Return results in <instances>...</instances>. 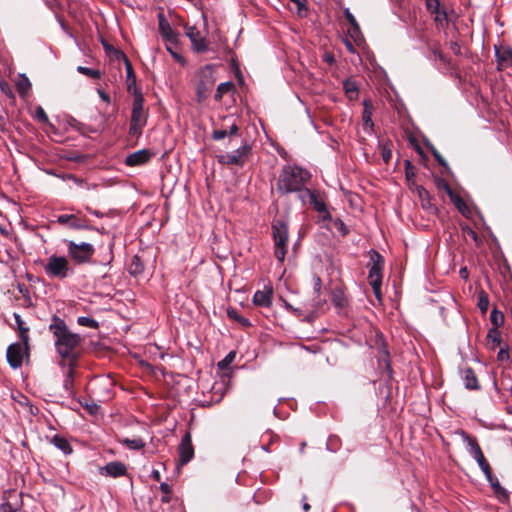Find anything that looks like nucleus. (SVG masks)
Masks as SVG:
<instances>
[{
  "mask_svg": "<svg viewBox=\"0 0 512 512\" xmlns=\"http://www.w3.org/2000/svg\"><path fill=\"white\" fill-rule=\"evenodd\" d=\"M48 329L54 337L55 350L60 358L63 361L76 364L79 357L77 350L83 342L82 336L73 333L66 322L57 315L52 317Z\"/></svg>",
  "mask_w": 512,
  "mask_h": 512,
  "instance_id": "f257e3e1",
  "label": "nucleus"
},
{
  "mask_svg": "<svg viewBox=\"0 0 512 512\" xmlns=\"http://www.w3.org/2000/svg\"><path fill=\"white\" fill-rule=\"evenodd\" d=\"M185 34L189 38L192 50L200 54H211L210 59L218 58L221 53L230 55V64H236L231 51L225 41L219 38L218 41L208 39L197 27L185 25Z\"/></svg>",
  "mask_w": 512,
  "mask_h": 512,
  "instance_id": "f03ea898",
  "label": "nucleus"
},
{
  "mask_svg": "<svg viewBox=\"0 0 512 512\" xmlns=\"http://www.w3.org/2000/svg\"><path fill=\"white\" fill-rule=\"evenodd\" d=\"M311 179V173L296 164L284 165L276 181V191L280 196L299 191Z\"/></svg>",
  "mask_w": 512,
  "mask_h": 512,
  "instance_id": "7ed1b4c3",
  "label": "nucleus"
},
{
  "mask_svg": "<svg viewBox=\"0 0 512 512\" xmlns=\"http://www.w3.org/2000/svg\"><path fill=\"white\" fill-rule=\"evenodd\" d=\"M271 231L274 242V256L280 263H283L289 243L288 222L284 219H274L271 223Z\"/></svg>",
  "mask_w": 512,
  "mask_h": 512,
  "instance_id": "20e7f679",
  "label": "nucleus"
},
{
  "mask_svg": "<svg viewBox=\"0 0 512 512\" xmlns=\"http://www.w3.org/2000/svg\"><path fill=\"white\" fill-rule=\"evenodd\" d=\"M426 11L432 17L437 30L445 31L450 22V16L454 14V9L449 1L425 0Z\"/></svg>",
  "mask_w": 512,
  "mask_h": 512,
  "instance_id": "39448f33",
  "label": "nucleus"
},
{
  "mask_svg": "<svg viewBox=\"0 0 512 512\" xmlns=\"http://www.w3.org/2000/svg\"><path fill=\"white\" fill-rule=\"evenodd\" d=\"M148 114L144 110V97L135 90L129 126V135L139 137L147 123Z\"/></svg>",
  "mask_w": 512,
  "mask_h": 512,
  "instance_id": "423d86ee",
  "label": "nucleus"
},
{
  "mask_svg": "<svg viewBox=\"0 0 512 512\" xmlns=\"http://www.w3.org/2000/svg\"><path fill=\"white\" fill-rule=\"evenodd\" d=\"M44 272L50 279L63 280L72 274L70 263L65 256L51 255L44 265Z\"/></svg>",
  "mask_w": 512,
  "mask_h": 512,
  "instance_id": "0eeeda50",
  "label": "nucleus"
},
{
  "mask_svg": "<svg viewBox=\"0 0 512 512\" xmlns=\"http://www.w3.org/2000/svg\"><path fill=\"white\" fill-rule=\"evenodd\" d=\"M68 256L77 264L89 263L95 253V248L87 242L76 243L65 240Z\"/></svg>",
  "mask_w": 512,
  "mask_h": 512,
  "instance_id": "6e6552de",
  "label": "nucleus"
},
{
  "mask_svg": "<svg viewBox=\"0 0 512 512\" xmlns=\"http://www.w3.org/2000/svg\"><path fill=\"white\" fill-rule=\"evenodd\" d=\"M251 154L252 147L249 143L246 142L234 151L219 155L217 160L222 165H236L238 167H243Z\"/></svg>",
  "mask_w": 512,
  "mask_h": 512,
  "instance_id": "1a4fd4ad",
  "label": "nucleus"
},
{
  "mask_svg": "<svg viewBox=\"0 0 512 512\" xmlns=\"http://www.w3.org/2000/svg\"><path fill=\"white\" fill-rule=\"evenodd\" d=\"M29 353V345L26 348L23 342H14L7 348L6 359L11 368L18 369L22 366L24 358H29Z\"/></svg>",
  "mask_w": 512,
  "mask_h": 512,
  "instance_id": "9d476101",
  "label": "nucleus"
},
{
  "mask_svg": "<svg viewBox=\"0 0 512 512\" xmlns=\"http://www.w3.org/2000/svg\"><path fill=\"white\" fill-rule=\"evenodd\" d=\"M213 74V66H203L200 69L199 82L197 84V98L199 102L206 99L209 92L212 90L215 84Z\"/></svg>",
  "mask_w": 512,
  "mask_h": 512,
  "instance_id": "9b49d317",
  "label": "nucleus"
},
{
  "mask_svg": "<svg viewBox=\"0 0 512 512\" xmlns=\"http://www.w3.org/2000/svg\"><path fill=\"white\" fill-rule=\"evenodd\" d=\"M370 261L367 264L369 268L368 280L370 281H382L383 269L385 265L384 257L375 249L369 251Z\"/></svg>",
  "mask_w": 512,
  "mask_h": 512,
  "instance_id": "f8f14e48",
  "label": "nucleus"
},
{
  "mask_svg": "<svg viewBox=\"0 0 512 512\" xmlns=\"http://www.w3.org/2000/svg\"><path fill=\"white\" fill-rule=\"evenodd\" d=\"M57 223L67 226L73 230H90L91 227L88 221L84 218H79L75 214H61L57 216Z\"/></svg>",
  "mask_w": 512,
  "mask_h": 512,
  "instance_id": "ddd939ff",
  "label": "nucleus"
},
{
  "mask_svg": "<svg viewBox=\"0 0 512 512\" xmlns=\"http://www.w3.org/2000/svg\"><path fill=\"white\" fill-rule=\"evenodd\" d=\"M22 506L21 494L15 490H9L4 494V502L0 505V512H17Z\"/></svg>",
  "mask_w": 512,
  "mask_h": 512,
  "instance_id": "4468645a",
  "label": "nucleus"
},
{
  "mask_svg": "<svg viewBox=\"0 0 512 512\" xmlns=\"http://www.w3.org/2000/svg\"><path fill=\"white\" fill-rule=\"evenodd\" d=\"M179 464L186 465L194 457V447L192 445V438L189 432H186L178 447Z\"/></svg>",
  "mask_w": 512,
  "mask_h": 512,
  "instance_id": "2eb2a0df",
  "label": "nucleus"
},
{
  "mask_svg": "<svg viewBox=\"0 0 512 512\" xmlns=\"http://www.w3.org/2000/svg\"><path fill=\"white\" fill-rule=\"evenodd\" d=\"M158 27L163 39L170 45L176 46L178 43L179 33L172 28L163 13L158 14Z\"/></svg>",
  "mask_w": 512,
  "mask_h": 512,
  "instance_id": "dca6fc26",
  "label": "nucleus"
},
{
  "mask_svg": "<svg viewBox=\"0 0 512 512\" xmlns=\"http://www.w3.org/2000/svg\"><path fill=\"white\" fill-rule=\"evenodd\" d=\"M154 153L149 149H141L129 154L125 159V164L129 167L140 166L148 163Z\"/></svg>",
  "mask_w": 512,
  "mask_h": 512,
  "instance_id": "f3484780",
  "label": "nucleus"
},
{
  "mask_svg": "<svg viewBox=\"0 0 512 512\" xmlns=\"http://www.w3.org/2000/svg\"><path fill=\"white\" fill-rule=\"evenodd\" d=\"M102 45L105 55L110 63L123 62L124 64H131L125 53L119 48L114 47L112 44L104 40L102 41Z\"/></svg>",
  "mask_w": 512,
  "mask_h": 512,
  "instance_id": "a211bd4d",
  "label": "nucleus"
},
{
  "mask_svg": "<svg viewBox=\"0 0 512 512\" xmlns=\"http://www.w3.org/2000/svg\"><path fill=\"white\" fill-rule=\"evenodd\" d=\"M273 287L265 286L263 290H257L253 295V304L258 307L269 308L272 305Z\"/></svg>",
  "mask_w": 512,
  "mask_h": 512,
  "instance_id": "6ab92c4d",
  "label": "nucleus"
},
{
  "mask_svg": "<svg viewBox=\"0 0 512 512\" xmlns=\"http://www.w3.org/2000/svg\"><path fill=\"white\" fill-rule=\"evenodd\" d=\"M100 473L105 476L117 478L125 476L127 473V467L124 463L119 461H112L107 463L100 469Z\"/></svg>",
  "mask_w": 512,
  "mask_h": 512,
  "instance_id": "aec40b11",
  "label": "nucleus"
},
{
  "mask_svg": "<svg viewBox=\"0 0 512 512\" xmlns=\"http://www.w3.org/2000/svg\"><path fill=\"white\" fill-rule=\"evenodd\" d=\"M457 435L461 437L463 442L466 444V448L470 456H476L477 454L482 452V449L476 439V437L471 436L466 431L459 429L455 432Z\"/></svg>",
  "mask_w": 512,
  "mask_h": 512,
  "instance_id": "412c9836",
  "label": "nucleus"
},
{
  "mask_svg": "<svg viewBox=\"0 0 512 512\" xmlns=\"http://www.w3.org/2000/svg\"><path fill=\"white\" fill-rule=\"evenodd\" d=\"M457 435L461 437L463 442L466 444V448L470 456H476L477 454L482 452V449L476 439V437L471 436L466 431L459 429L455 432Z\"/></svg>",
  "mask_w": 512,
  "mask_h": 512,
  "instance_id": "4be33fe9",
  "label": "nucleus"
},
{
  "mask_svg": "<svg viewBox=\"0 0 512 512\" xmlns=\"http://www.w3.org/2000/svg\"><path fill=\"white\" fill-rule=\"evenodd\" d=\"M494 50L498 64H512V49L510 46L499 43L494 45Z\"/></svg>",
  "mask_w": 512,
  "mask_h": 512,
  "instance_id": "5701e85b",
  "label": "nucleus"
},
{
  "mask_svg": "<svg viewBox=\"0 0 512 512\" xmlns=\"http://www.w3.org/2000/svg\"><path fill=\"white\" fill-rule=\"evenodd\" d=\"M50 443L59 449L64 455H70L73 452V448L69 440L60 434H55L51 438Z\"/></svg>",
  "mask_w": 512,
  "mask_h": 512,
  "instance_id": "b1692460",
  "label": "nucleus"
},
{
  "mask_svg": "<svg viewBox=\"0 0 512 512\" xmlns=\"http://www.w3.org/2000/svg\"><path fill=\"white\" fill-rule=\"evenodd\" d=\"M462 378L464 381V386L468 390H479L480 385L478 383L477 376L474 370L470 367L464 369L462 371Z\"/></svg>",
  "mask_w": 512,
  "mask_h": 512,
  "instance_id": "393cba45",
  "label": "nucleus"
},
{
  "mask_svg": "<svg viewBox=\"0 0 512 512\" xmlns=\"http://www.w3.org/2000/svg\"><path fill=\"white\" fill-rule=\"evenodd\" d=\"M364 110L362 113V120H363V130L371 135L374 131V123L372 120V111L370 108V105L367 100H364L363 102Z\"/></svg>",
  "mask_w": 512,
  "mask_h": 512,
  "instance_id": "a878e982",
  "label": "nucleus"
},
{
  "mask_svg": "<svg viewBox=\"0 0 512 512\" xmlns=\"http://www.w3.org/2000/svg\"><path fill=\"white\" fill-rule=\"evenodd\" d=\"M15 86L19 96L21 98H26L31 90V82L26 74H19L16 81Z\"/></svg>",
  "mask_w": 512,
  "mask_h": 512,
  "instance_id": "bb28decb",
  "label": "nucleus"
},
{
  "mask_svg": "<svg viewBox=\"0 0 512 512\" xmlns=\"http://www.w3.org/2000/svg\"><path fill=\"white\" fill-rule=\"evenodd\" d=\"M331 301L338 309H343L348 305V299L344 293L343 288L335 287L332 291Z\"/></svg>",
  "mask_w": 512,
  "mask_h": 512,
  "instance_id": "cd10ccee",
  "label": "nucleus"
},
{
  "mask_svg": "<svg viewBox=\"0 0 512 512\" xmlns=\"http://www.w3.org/2000/svg\"><path fill=\"white\" fill-rule=\"evenodd\" d=\"M405 167V179L411 190H414L416 186H418L415 182V177L417 173L416 167L412 164V162L408 159L404 161Z\"/></svg>",
  "mask_w": 512,
  "mask_h": 512,
  "instance_id": "c85d7f7f",
  "label": "nucleus"
},
{
  "mask_svg": "<svg viewBox=\"0 0 512 512\" xmlns=\"http://www.w3.org/2000/svg\"><path fill=\"white\" fill-rule=\"evenodd\" d=\"M14 319L17 325L19 338L21 342L27 347L29 342V327L26 326L25 322L22 320L21 316L18 313H14Z\"/></svg>",
  "mask_w": 512,
  "mask_h": 512,
  "instance_id": "c756f323",
  "label": "nucleus"
},
{
  "mask_svg": "<svg viewBox=\"0 0 512 512\" xmlns=\"http://www.w3.org/2000/svg\"><path fill=\"white\" fill-rule=\"evenodd\" d=\"M345 95L350 101L357 100L359 97V88L357 83L352 79H346L343 82Z\"/></svg>",
  "mask_w": 512,
  "mask_h": 512,
  "instance_id": "7c9ffc66",
  "label": "nucleus"
},
{
  "mask_svg": "<svg viewBox=\"0 0 512 512\" xmlns=\"http://www.w3.org/2000/svg\"><path fill=\"white\" fill-rule=\"evenodd\" d=\"M118 442L129 450L139 451L145 447V442L141 437L137 438H118Z\"/></svg>",
  "mask_w": 512,
  "mask_h": 512,
  "instance_id": "2f4dec72",
  "label": "nucleus"
},
{
  "mask_svg": "<svg viewBox=\"0 0 512 512\" xmlns=\"http://www.w3.org/2000/svg\"><path fill=\"white\" fill-rule=\"evenodd\" d=\"M376 345L378 352L380 354L381 359L386 363L387 366L390 365V354L388 351L387 344L383 338L381 333L376 335Z\"/></svg>",
  "mask_w": 512,
  "mask_h": 512,
  "instance_id": "473e14b6",
  "label": "nucleus"
},
{
  "mask_svg": "<svg viewBox=\"0 0 512 512\" xmlns=\"http://www.w3.org/2000/svg\"><path fill=\"white\" fill-rule=\"evenodd\" d=\"M144 271V263L138 255H134L128 265V272L130 275L137 277Z\"/></svg>",
  "mask_w": 512,
  "mask_h": 512,
  "instance_id": "72a5a7b5",
  "label": "nucleus"
},
{
  "mask_svg": "<svg viewBox=\"0 0 512 512\" xmlns=\"http://www.w3.org/2000/svg\"><path fill=\"white\" fill-rule=\"evenodd\" d=\"M490 484L491 488L493 489L495 495L500 499H508V492L507 490L501 486L499 480L497 477L493 476L491 477V480H487Z\"/></svg>",
  "mask_w": 512,
  "mask_h": 512,
  "instance_id": "f704fd0d",
  "label": "nucleus"
},
{
  "mask_svg": "<svg viewBox=\"0 0 512 512\" xmlns=\"http://www.w3.org/2000/svg\"><path fill=\"white\" fill-rule=\"evenodd\" d=\"M413 191L417 192L424 209H432L430 194L422 185L416 186Z\"/></svg>",
  "mask_w": 512,
  "mask_h": 512,
  "instance_id": "c9c22d12",
  "label": "nucleus"
},
{
  "mask_svg": "<svg viewBox=\"0 0 512 512\" xmlns=\"http://www.w3.org/2000/svg\"><path fill=\"white\" fill-rule=\"evenodd\" d=\"M74 366L75 364L69 363V368L66 372L65 379L63 381V387L68 392V394L73 393V376H74Z\"/></svg>",
  "mask_w": 512,
  "mask_h": 512,
  "instance_id": "e433bc0d",
  "label": "nucleus"
},
{
  "mask_svg": "<svg viewBox=\"0 0 512 512\" xmlns=\"http://www.w3.org/2000/svg\"><path fill=\"white\" fill-rule=\"evenodd\" d=\"M233 89L234 84L231 81L220 83L216 90L215 100L220 101L225 94L233 91Z\"/></svg>",
  "mask_w": 512,
  "mask_h": 512,
  "instance_id": "4c0bfd02",
  "label": "nucleus"
},
{
  "mask_svg": "<svg viewBox=\"0 0 512 512\" xmlns=\"http://www.w3.org/2000/svg\"><path fill=\"white\" fill-rule=\"evenodd\" d=\"M490 322L493 326L492 328L499 329L504 323V314L497 308H494L490 313Z\"/></svg>",
  "mask_w": 512,
  "mask_h": 512,
  "instance_id": "58836bf2",
  "label": "nucleus"
},
{
  "mask_svg": "<svg viewBox=\"0 0 512 512\" xmlns=\"http://www.w3.org/2000/svg\"><path fill=\"white\" fill-rule=\"evenodd\" d=\"M77 71L87 77L98 79L103 74L99 69L91 68L88 66H77Z\"/></svg>",
  "mask_w": 512,
  "mask_h": 512,
  "instance_id": "ea45409f",
  "label": "nucleus"
},
{
  "mask_svg": "<svg viewBox=\"0 0 512 512\" xmlns=\"http://www.w3.org/2000/svg\"><path fill=\"white\" fill-rule=\"evenodd\" d=\"M295 193H297L298 199L301 201V203L303 205H306L311 201L310 195H315L316 191L307 188L305 185L302 186L301 189L299 191H296Z\"/></svg>",
  "mask_w": 512,
  "mask_h": 512,
  "instance_id": "a19ab883",
  "label": "nucleus"
},
{
  "mask_svg": "<svg viewBox=\"0 0 512 512\" xmlns=\"http://www.w3.org/2000/svg\"><path fill=\"white\" fill-rule=\"evenodd\" d=\"M310 196H311V201L309 202V204L313 207V209L316 212L322 213V211H324L325 208L327 207L324 200L319 198V195L317 192L315 193V195H310Z\"/></svg>",
  "mask_w": 512,
  "mask_h": 512,
  "instance_id": "79ce46f5",
  "label": "nucleus"
},
{
  "mask_svg": "<svg viewBox=\"0 0 512 512\" xmlns=\"http://www.w3.org/2000/svg\"><path fill=\"white\" fill-rule=\"evenodd\" d=\"M477 306L482 314H485L489 308V297L484 291H480L478 294Z\"/></svg>",
  "mask_w": 512,
  "mask_h": 512,
  "instance_id": "37998d69",
  "label": "nucleus"
},
{
  "mask_svg": "<svg viewBox=\"0 0 512 512\" xmlns=\"http://www.w3.org/2000/svg\"><path fill=\"white\" fill-rule=\"evenodd\" d=\"M227 315H228V317L230 319H233V320L237 321L238 323L242 324L243 326H250L251 325L250 321L247 318L239 315L237 310L234 309V308L228 309L227 310Z\"/></svg>",
  "mask_w": 512,
  "mask_h": 512,
  "instance_id": "c03bdc74",
  "label": "nucleus"
},
{
  "mask_svg": "<svg viewBox=\"0 0 512 512\" xmlns=\"http://www.w3.org/2000/svg\"><path fill=\"white\" fill-rule=\"evenodd\" d=\"M487 339L492 343V348H495V346L501 343V332L499 329L491 328L488 331Z\"/></svg>",
  "mask_w": 512,
  "mask_h": 512,
  "instance_id": "a18cd8bd",
  "label": "nucleus"
},
{
  "mask_svg": "<svg viewBox=\"0 0 512 512\" xmlns=\"http://www.w3.org/2000/svg\"><path fill=\"white\" fill-rule=\"evenodd\" d=\"M77 324L80 325V326H84V327H89V328H92V329H98L99 328V323L91 318V317H87V316H80L77 318Z\"/></svg>",
  "mask_w": 512,
  "mask_h": 512,
  "instance_id": "49530a36",
  "label": "nucleus"
},
{
  "mask_svg": "<svg viewBox=\"0 0 512 512\" xmlns=\"http://www.w3.org/2000/svg\"><path fill=\"white\" fill-rule=\"evenodd\" d=\"M340 446H341V440L338 436L331 435L328 437L327 442H326L327 450H329L331 452H336L337 450H339Z\"/></svg>",
  "mask_w": 512,
  "mask_h": 512,
  "instance_id": "de8ad7c7",
  "label": "nucleus"
},
{
  "mask_svg": "<svg viewBox=\"0 0 512 512\" xmlns=\"http://www.w3.org/2000/svg\"><path fill=\"white\" fill-rule=\"evenodd\" d=\"M160 490L163 493V496L161 497L162 503H169L171 501V493H172V486L169 485L166 482L160 483Z\"/></svg>",
  "mask_w": 512,
  "mask_h": 512,
  "instance_id": "09e8293b",
  "label": "nucleus"
},
{
  "mask_svg": "<svg viewBox=\"0 0 512 512\" xmlns=\"http://www.w3.org/2000/svg\"><path fill=\"white\" fill-rule=\"evenodd\" d=\"M271 497L269 490H257L253 496V500L256 504H263Z\"/></svg>",
  "mask_w": 512,
  "mask_h": 512,
  "instance_id": "8fccbe9b",
  "label": "nucleus"
},
{
  "mask_svg": "<svg viewBox=\"0 0 512 512\" xmlns=\"http://www.w3.org/2000/svg\"><path fill=\"white\" fill-rule=\"evenodd\" d=\"M435 184L438 190H443L448 194L449 197H453V190L445 179L437 178L435 180Z\"/></svg>",
  "mask_w": 512,
  "mask_h": 512,
  "instance_id": "3c124183",
  "label": "nucleus"
},
{
  "mask_svg": "<svg viewBox=\"0 0 512 512\" xmlns=\"http://www.w3.org/2000/svg\"><path fill=\"white\" fill-rule=\"evenodd\" d=\"M235 356H236V354L234 351L229 352L221 361L218 362L219 369H221V370L227 369L230 366V364L233 362V360L235 359Z\"/></svg>",
  "mask_w": 512,
  "mask_h": 512,
  "instance_id": "603ef678",
  "label": "nucleus"
},
{
  "mask_svg": "<svg viewBox=\"0 0 512 512\" xmlns=\"http://www.w3.org/2000/svg\"><path fill=\"white\" fill-rule=\"evenodd\" d=\"M428 47L431 49L434 55V61H444V56L440 50L438 43H429L427 42Z\"/></svg>",
  "mask_w": 512,
  "mask_h": 512,
  "instance_id": "864d4df0",
  "label": "nucleus"
},
{
  "mask_svg": "<svg viewBox=\"0 0 512 512\" xmlns=\"http://www.w3.org/2000/svg\"><path fill=\"white\" fill-rule=\"evenodd\" d=\"M333 225L335 229L341 234V236L348 235L349 228L340 218L333 220Z\"/></svg>",
  "mask_w": 512,
  "mask_h": 512,
  "instance_id": "5fc2aeb1",
  "label": "nucleus"
},
{
  "mask_svg": "<svg viewBox=\"0 0 512 512\" xmlns=\"http://www.w3.org/2000/svg\"><path fill=\"white\" fill-rule=\"evenodd\" d=\"M0 91L11 99H14L15 97L14 92L10 87L9 83L4 80L0 81Z\"/></svg>",
  "mask_w": 512,
  "mask_h": 512,
  "instance_id": "6e6d98bb",
  "label": "nucleus"
},
{
  "mask_svg": "<svg viewBox=\"0 0 512 512\" xmlns=\"http://www.w3.org/2000/svg\"><path fill=\"white\" fill-rule=\"evenodd\" d=\"M290 1L293 2L297 6V13H298L299 16L306 15L307 0H290Z\"/></svg>",
  "mask_w": 512,
  "mask_h": 512,
  "instance_id": "4d7b16f0",
  "label": "nucleus"
},
{
  "mask_svg": "<svg viewBox=\"0 0 512 512\" xmlns=\"http://www.w3.org/2000/svg\"><path fill=\"white\" fill-rule=\"evenodd\" d=\"M35 118L41 123H47L49 118L45 110L41 106H37L35 109Z\"/></svg>",
  "mask_w": 512,
  "mask_h": 512,
  "instance_id": "13d9d810",
  "label": "nucleus"
},
{
  "mask_svg": "<svg viewBox=\"0 0 512 512\" xmlns=\"http://www.w3.org/2000/svg\"><path fill=\"white\" fill-rule=\"evenodd\" d=\"M348 33L349 35L355 40L357 41L358 39H360L361 37V30H360V26L358 23H356V27L355 26H351L348 28Z\"/></svg>",
  "mask_w": 512,
  "mask_h": 512,
  "instance_id": "bf43d9fd",
  "label": "nucleus"
},
{
  "mask_svg": "<svg viewBox=\"0 0 512 512\" xmlns=\"http://www.w3.org/2000/svg\"><path fill=\"white\" fill-rule=\"evenodd\" d=\"M451 201L455 204L459 211H463L466 208L464 200L453 192V197H450Z\"/></svg>",
  "mask_w": 512,
  "mask_h": 512,
  "instance_id": "052dcab7",
  "label": "nucleus"
},
{
  "mask_svg": "<svg viewBox=\"0 0 512 512\" xmlns=\"http://www.w3.org/2000/svg\"><path fill=\"white\" fill-rule=\"evenodd\" d=\"M369 284L372 287L373 293L376 298L381 299V286L382 281H370Z\"/></svg>",
  "mask_w": 512,
  "mask_h": 512,
  "instance_id": "680f3d73",
  "label": "nucleus"
},
{
  "mask_svg": "<svg viewBox=\"0 0 512 512\" xmlns=\"http://www.w3.org/2000/svg\"><path fill=\"white\" fill-rule=\"evenodd\" d=\"M357 57L360 61L361 64H373V62H375V58L373 55H371L369 52H364L363 56H360L359 54H357Z\"/></svg>",
  "mask_w": 512,
  "mask_h": 512,
  "instance_id": "e2e57ef3",
  "label": "nucleus"
},
{
  "mask_svg": "<svg viewBox=\"0 0 512 512\" xmlns=\"http://www.w3.org/2000/svg\"><path fill=\"white\" fill-rule=\"evenodd\" d=\"M127 78L128 80H131V83H128V90H131L132 84L135 83V72H134V66H125Z\"/></svg>",
  "mask_w": 512,
  "mask_h": 512,
  "instance_id": "0e129e2a",
  "label": "nucleus"
},
{
  "mask_svg": "<svg viewBox=\"0 0 512 512\" xmlns=\"http://www.w3.org/2000/svg\"><path fill=\"white\" fill-rule=\"evenodd\" d=\"M343 14H344L345 19L349 23V25L356 27V23H358V22H357L356 18L354 17V15L349 10V8H345L343 10Z\"/></svg>",
  "mask_w": 512,
  "mask_h": 512,
  "instance_id": "69168bd1",
  "label": "nucleus"
},
{
  "mask_svg": "<svg viewBox=\"0 0 512 512\" xmlns=\"http://www.w3.org/2000/svg\"><path fill=\"white\" fill-rule=\"evenodd\" d=\"M228 135L227 129H215L212 132V138L214 140H222Z\"/></svg>",
  "mask_w": 512,
  "mask_h": 512,
  "instance_id": "338daca9",
  "label": "nucleus"
},
{
  "mask_svg": "<svg viewBox=\"0 0 512 512\" xmlns=\"http://www.w3.org/2000/svg\"><path fill=\"white\" fill-rule=\"evenodd\" d=\"M481 471L484 473L486 480H491V477H493L492 469L490 467V464L486 462L485 464L481 465L479 467Z\"/></svg>",
  "mask_w": 512,
  "mask_h": 512,
  "instance_id": "774afa93",
  "label": "nucleus"
}]
</instances>
